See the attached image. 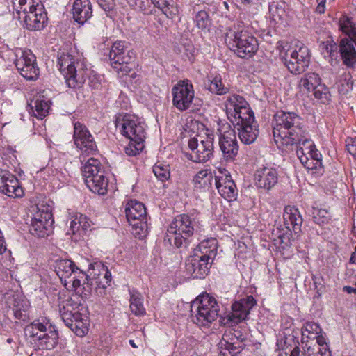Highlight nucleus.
Segmentation results:
<instances>
[{
    "mask_svg": "<svg viewBox=\"0 0 356 356\" xmlns=\"http://www.w3.org/2000/svg\"><path fill=\"white\" fill-rule=\"evenodd\" d=\"M290 356H306L305 350L304 352H301L300 348L296 346L291 351Z\"/></svg>",
    "mask_w": 356,
    "mask_h": 356,
    "instance_id": "obj_63",
    "label": "nucleus"
},
{
    "mask_svg": "<svg viewBox=\"0 0 356 356\" xmlns=\"http://www.w3.org/2000/svg\"><path fill=\"white\" fill-rule=\"evenodd\" d=\"M15 66L20 74L29 81L36 80L40 74L36 57L31 50L19 49L16 53Z\"/></svg>",
    "mask_w": 356,
    "mask_h": 356,
    "instance_id": "obj_12",
    "label": "nucleus"
},
{
    "mask_svg": "<svg viewBox=\"0 0 356 356\" xmlns=\"http://www.w3.org/2000/svg\"><path fill=\"white\" fill-rule=\"evenodd\" d=\"M73 139L75 145L81 152L88 155L97 152V146L92 135L86 126L79 122L74 123Z\"/></svg>",
    "mask_w": 356,
    "mask_h": 356,
    "instance_id": "obj_17",
    "label": "nucleus"
},
{
    "mask_svg": "<svg viewBox=\"0 0 356 356\" xmlns=\"http://www.w3.org/2000/svg\"><path fill=\"white\" fill-rule=\"evenodd\" d=\"M16 1H17L18 6L16 8V13L18 15V18L22 19V11L25 7L26 4H31V0H13V3L14 6H16Z\"/></svg>",
    "mask_w": 356,
    "mask_h": 356,
    "instance_id": "obj_58",
    "label": "nucleus"
},
{
    "mask_svg": "<svg viewBox=\"0 0 356 356\" xmlns=\"http://www.w3.org/2000/svg\"><path fill=\"white\" fill-rule=\"evenodd\" d=\"M7 313L12 314L15 319L26 321L29 318V304L24 298H21L18 295H12L6 297Z\"/></svg>",
    "mask_w": 356,
    "mask_h": 356,
    "instance_id": "obj_22",
    "label": "nucleus"
},
{
    "mask_svg": "<svg viewBox=\"0 0 356 356\" xmlns=\"http://www.w3.org/2000/svg\"><path fill=\"white\" fill-rule=\"evenodd\" d=\"M225 349L229 351L230 356H234L236 354L241 352V346H236L235 343L225 341Z\"/></svg>",
    "mask_w": 356,
    "mask_h": 356,
    "instance_id": "obj_59",
    "label": "nucleus"
},
{
    "mask_svg": "<svg viewBox=\"0 0 356 356\" xmlns=\"http://www.w3.org/2000/svg\"><path fill=\"white\" fill-rule=\"evenodd\" d=\"M29 10H32V8H36L38 6H43L40 0H31V4H29Z\"/></svg>",
    "mask_w": 356,
    "mask_h": 356,
    "instance_id": "obj_64",
    "label": "nucleus"
},
{
    "mask_svg": "<svg viewBox=\"0 0 356 356\" xmlns=\"http://www.w3.org/2000/svg\"><path fill=\"white\" fill-rule=\"evenodd\" d=\"M270 17L273 21L277 23L282 21L286 16V4L282 1H273L269 6Z\"/></svg>",
    "mask_w": 356,
    "mask_h": 356,
    "instance_id": "obj_41",
    "label": "nucleus"
},
{
    "mask_svg": "<svg viewBox=\"0 0 356 356\" xmlns=\"http://www.w3.org/2000/svg\"><path fill=\"white\" fill-rule=\"evenodd\" d=\"M25 334L32 339V343L34 344L40 337V332L37 330L35 326L32 325V323L25 327Z\"/></svg>",
    "mask_w": 356,
    "mask_h": 356,
    "instance_id": "obj_54",
    "label": "nucleus"
},
{
    "mask_svg": "<svg viewBox=\"0 0 356 356\" xmlns=\"http://www.w3.org/2000/svg\"><path fill=\"white\" fill-rule=\"evenodd\" d=\"M128 3L130 7L137 11L144 13H149L151 11L149 0H129Z\"/></svg>",
    "mask_w": 356,
    "mask_h": 356,
    "instance_id": "obj_50",
    "label": "nucleus"
},
{
    "mask_svg": "<svg viewBox=\"0 0 356 356\" xmlns=\"http://www.w3.org/2000/svg\"><path fill=\"white\" fill-rule=\"evenodd\" d=\"M214 136L207 134L205 136H197L189 138L188 147L190 152L186 153L188 159L196 163H204L213 156Z\"/></svg>",
    "mask_w": 356,
    "mask_h": 356,
    "instance_id": "obj_8",
    "label": "nucleus"
},
{
    "mask_svg": "<svg viewBox=\"0 0 356 356\" xmlns=\"http://www.w3.org/2000/svg\"><path fill=\"white\" fill-rule=\"evenodd\" d=\"M313 280L316 289V293L321 296L325 289L324 279L322 276H314Z\"/></svg>",
    "mask_w": 356,
    "mask_h": 356,
    "instance_id": "obj_56",
    "label": "nucleus"
},
{
    "mask_svg": "<svg viewBox=\"0 0 356 356\" xmlns=\"http://www.w3.org/2000/svg\"><path fill=\"white\" fill-rule=\"evenodd\" d=\"M283 220L287 232H293L298 236L301 232L303 222L298 209L290 205L286 206L283 213Z\"/></svg>",
    "mask_w": 356,
    "mask_h": 356,
    "instance_id": "obj_26",
    "label": "nucleus"
},
{
    "mask_svg": "<svg viewBox=\"0 0 356 356\" xmlns=\"http://www.w3.org/2000/svg\"><path fill=\"white\" fill-rule=\"evenodd\" d=\"M0 192L14 198L24 195L19 180L11 173L3 170L0 172Z\"/></svg>",
    "mask_w": 356,
    "mask_h": 356,
    "instance_id": "obj_23",
    "label": "nucleus"
},
{
    "mask_svg": "<svg viewBox=\"0 0 356 356\" xmlns=\"http://www.w3.org/2000/svg\"><path fill=\"white\" fill-rule=\"evenodd\" d=\"M126 217L129 225L135 228V234L143 236L147 229L146 208L145 205L136 200H130L125 207Z\"/></svg>",
    "mask_w": 356,
    "mask_h": 356,
    "instance_id": "obj_14",
    "label": "nucleus"
},
{
    "mask_svg": "<svg viewBox=\"0 0 356 356\" xmlns=\"http://www.w3.org/2000/svg\"><path fill=\"white\" fill-rule=\"evenodd\" d=\"M22 19H24V26L30 31H39L44 28L47 22V13L44 6H38L27 10L24 8L22 11Z\"/></svg>",
    "mask_w": 356,
    "mask_h": 356,
    "instance_id": "obj_19",
    "label": "nucleus"
},
{
    "mask_svg": "<svg viewBox=\"0 0 356 356\" xmlns=\"http://www.w3.org/2000/svg\"><path fill=\"white\" fill-rule=\"evenodd\" d=\"M153 172L162 182L167 181L170 176L169 166L162 163H156L153 167Z\"/></svg>",
    "mask_w": 356,
    "mask_h": 356,
    "instance_id": "obj_49",
    "label": "nucleus"
},
{
    "mask_svg": "<svg viewBox=\"0 0 356 356\" xmlns=\"http://www.w3.org/2000/svg\"><path fill=\"white\" fill-rule=\"evenodd\" d=\"M73 18L79 24H83L92 16L90 0H76L72 8Z\"/></svg>",
    "mask_w": 356,
    "mask_h": 356,
    "instance_id": "obj_29",
    "label": "nucleus"
},
{
    "mask_svg": "<svg viewBox=\"0 0 356 356\" xmlns=\"http://www.w3.org/2000/svg\"><path fill=\"white\" fill-rule=\"evenodd\" d=\"M97 3L100 8L103 9L109 16L110 13L113 11L115 6L114 0H97Z\"/></svg>",
    "mask_w": 356,
    "mask_h": 356,
    "instance_id": "obj_55",
    "label": "nucleus"
},
{
    "mask_svg": "<svg viewBox=\"0 0 356 356\" xmlns=\"http://www.w3.org/2000/svg\"><path fill=\"white\" fill-rule=\"evenodd\" d=\"M318 2V4L316 8V11L319 14H323L325 13V3L326 0H316Z\"/></svg>",
    "mask_w": 356,
    "mask_h": 356,
    "instance_id": "obj_61",
    "label": "nucleus"
},
{
    "mask_svg": "<svg viewBox=\"0 0 356 356\" xmlns=\"http://www.w3.org/2000/svg\"><path fill=\"white\" fill-rule=\"evenodd\" d=\"M32 325L35 326L37 330H39L40 333L47 332L49 329H53L50 321L47 318H41L36 320H34L32 322Z\"/></svg>",
    "mask_w": 356,
    "mask_h": 356,
    "instance_id": "obj_52",
    "label": "nucleus"
},
{
    "mask_svg": "<svg viewBox=\"0 0 356 356\" xmlns=\"http://www.w3.org/2000/svg\"><path fill=\"white\" fill-rule=\"evenodd\" d=\"M150 4L162 10L167 17L172 19L177 13L174 0H149Z\"/></svg>",
    "mask_w": 356,
    "mask_h": 356,
    "instance_id": "obj_40",
    "label": "nucleus"
},
{
    "mask_svg": "<svg viewBox=\"0 0 356 356\" xmlns=\"http://www.w3.org/2000/svg\"><path fill=\"white\" fill-rule=\"evenodd\" d=\"M346 142L347 151L356 159V137L348 138Z\"/></svg>",
    "mask_w": 356,
    "mask_h": 356,
    "instance_id": "obj_57",
    "label": "nucleus"
},
{
    "mask_svg": "<svg viewBox=\"0 0 356 356\" xmlns=\"http://www.w3.org/2000/svg\"><path fill=\"white\" fill-rule=\"evenodd\" d=\"M355 42L350 39L344 38L338 45V54H340L343 63L348 67H352L356 63V51Z\"/></svg>",
    "mask_w": 356,
    "mask_h": 356,
    "instance_id": "obj_28",
    "label": "nucleus"
},
{
    "mask_svg": "<svg viewBox=\"0 0 356 356\" xmlns=\"http://www.w3.org/2000/svg\"><path fill=\"white\" fill-rule=\"evenodd\" d=\"M225 106L228 118L236 121L254 113L249 104L241 95L233 94L229 95L225 101Z\"/></svg>",
    "mask_w": 356,
    "mask_h": 356,
    "instance_id": "obj_18",
    "label": "nucleus"
},
{
    "mask_svg": "<svg viewBox=\"0 0 356 356\" xmlns=\"http://www.w3.org/2000/svg\"><path fill=\"white\" fill-rule=\"evenodd\" d=\"M76 267L74 261L70 259H60L55 261V272L64 286L67 285L69 282L67 280L72 275Z\"/></svg>",
    "mask_w": 356,
    "mask_h": 356,
    "instance_id": "obj_30",
    "label": "nucleus"
},
{
    "mask_svg": "<svg viewBox=\"0 0 356 356\" xmlns=\"http://www.w3.org/2000/svg\"><path fill=\"white\" fill-rule=\"evenodd\" d=\"M82 174L86 184L88 179H94L97 175L104 174V171L99 161L90 158L82 168Z\"/></svg>",
    "mask_w": 356,
    "mask_h": 356,
    "instance_id": "obj_34",
    "label": "nucleus"
},
{
    "mask_svg": "<svg viewBox=\"0 0 356 356\" xmlns=\"http://www.w3.org/2000/svg\"><path fill=\"white\" fill-rule=\"evenodd\" d=\"M72 275L73 278L69 282H72V287L78 293H80L82 298H88L94 293V276L90 278L89 275L77 266Z\"/></svg>",
    "mask_w": 356,
    "mask_h": 356,
    "instance_id": "obj_20",
    "label": "nucleus"
},
{
    "mask_svg": "<svg viewBox=\"0 0 356 356\" xmlns=\"http://www.w3.org/2000/svg\"><path fill=\"white\" fill-rule=\"evenodd\" d=\"M207 90L216 95H223L229 92V88L222 83L221 75L211 73L208 76Z\"/></svg>",
    "mask_w": 356,
    "mask_h": 356,
    "instance_id": "obj_33",
    "label": "nucleus"
},
{
    "mask_svg": "<svg viewBox=\"0 0 356 356\" xmlns=\"http://www.w3.org/2000/svg\"><path fill=\"white\" fill-rule=\"evenodd\" d=\"M72 306L63 305L60 309V314L63 321L76 336L83 337L88 332V321L86 316H83L79 311L74 309H71Z\"/></svg>",
    "mask_w": 356,
    "mask_h": 356,
    "instance_id": "obj_11",
    "label": "nucleus"
},
{
    "mask_svg": "<svg viewBox=\"0 0 356 356\" xmlns=\"http://www.w3.org/2000/svg\"><path fill=\"white\" fill-rule=\"evenodd\" d=\"M313 341H314V344H318V346L324 348V346H328L325 338L322 335V334H317V337H314V340Z\"/></svg>",
    "mask_w": 356,
    "mask_h": 356,
    "instance_id": "obj_60",
    "label": "nucleus"
},
{
    "mask_svg": "<svg viewBox=\"0 0 356 356\" xmlns=\"http://www.w3.org/2000/svg\"><path fill=\"white\" fill-rule=\"evenodd\" d=\"M115 127L118 128L121 134L130 140H145V131L143 125L138 122L131 115L126 114L118 117L115 120Z\"/></svg>",
    "mask_w": 356,
    "mask_h": 356,
    "instance_id": "obj_16",
    "label": "nucleus"
},
{
    "mask_svg": "<svg viewBox=\"0 0 356 356\" xmlns=\"http://www.w3.org/2000/svg\"><path fill=\"white\" fill-rule=\"evenodd\" d=\"M339 29L352 40L356 46V24L353 19L346 16H342L339 19Z\"/></svg>",
    "mask_w": 356,
    "mask_h": 356,
    "instance_id": "obj_38",
    "label": "nucleus"
},
{
    "mask_svg": "<svg viewBox=\"0 0 356 356\" xmlns=\"http://www.w3.org/2000/svg\"><path fill=\"white\" fill-rule=\"evenodd\" d=\"M215 185L220 195L225 200H236L238 190L230 175L215 176Z\"/></svg>",
    "mask_w": 356,
    "mask_h": 356,
    "instance_id": "obj_27",
    "label": "nucleus"
},
{
    "mask_svg": "<svg viewBox=\"0 0 356 356\" xmlns=\"http://www.w3.org/2000/svg\"><path fill=\"white\" fill-rule=\"evenodd\" d=\"M130 309L136 316H142L145 314V308L143 305V297L140 293L135 289L129 290Z\"/></svg>",
    "mask_w": 356,
    "mask_h": 356,
    "instance_id": "obj_37",
    "label": "nucleus"
},
{
    "mask_svg": "<svg viewBox=\"0 0 356 356\" xmlns=\"http://www.w3.org/2000/svg\"><path fill=\"white\" fill-rule=\"evenodd\" d=\"M172 105L180 112L188 110L195 98L193 86L188 79L179 81L172 88Z\"/></svg>",
    "mask_w": 356,
    "mask_h": 356,
    "instance_id": "obj_10",
    "label": "nucleus"
},
{
    "mask_svg": "<svg viewBox=\"0 0 356 356\" xmlns=\"http://www.w3.org/2000/svg\"><path fill=\"white\" fill-rule=\"evenodd\" d=\"M282 61L289 71L298 74L305 71L310 63L309 49L301 44L293 50H287L282 57Z\"/></svg>",
    "mask_w": 356,
    "mask_h": 356,
    "instance_id": "obj_9",
    "label": "nucleus"
},
{
    "mask_svg": "<svg viewBox=\"0 0 356 356\" xmlns=\"http://www.w3.org/2000/svg\"><path fill=\"white\" fill-rule=\"evenodd\" d=\"M230 121L236 129L238 137L243 143L250 145L256 140L259 130L254 113L245 115L236 121L231 119Z\"/></svg>",
    "mask_w": 356,
    "mask_h": 356,
    "instance_id": "obj_15",
    "label": "nucleus"
},
{
    "mask_svg": "<svg viewBox=\"0 0 356 356\" xmlns=\"http://www.w3.org/2000/svg\"><path fill=\"white\" fill-rule=\"evenodd\" d=\"M213 181L215 182V176L209 169L200 170L193 179L195 188L200 191H209Z\"/></svg>",
    "mask_w": 356,
    "mask_h": 356,
    "instance_id": "obj_31",
    "label": "nucleus"
},
{
    "mask_svg": "<svg viewBox=\"0 0 356 356\" xmlns=\"http://www.w3.org/2000/svg\"><path fill=\"white\" fill-rule=\"evenodd\" d=\"M86 217L83 216V215H80L79 218H78L77 216L76 218L71 220L70 225V229L71 230L72 233L74 234L76 232H79L80 228L81 227L83 229H85V222L83 224L82 220H85Z\"/></svg>",
    "mask_w": 356,
    "mask_h": 356,
    "instance_id": "obj_53",
    "label": "nucleus"
},
{
    "mask_svg": "<svg viewBox=\"0 0 356 356\" xmlns=\"http://www.w3.org/2000/svg\"><path fill=\"white\" fill-rule=\"evenodd\" d=\"M312 218L314 222L320 226L327 225L331 220V216L329 211L325 209L313 207Z\"/></svg>",
    "mask_w": 356,
    "mask_h": 356,
    "instance_id": "obj_44",
    "label": "nucleus"
},
{
    "mask_svg": "<svg viewBox=\"0 0 356 356\" xmlns=\"http://www.w3.org/2000/svg\"><path fill=\"white\" fill-rule=\"evenodd\" d=\"M34 345L40 350H52L58 342V333L54 328L47 332L40 333V337Z\"/></svg>",
    "mask_w": 356,
    "mask_h": 356,
    "instance_id": "obj_32",
    "label": "nucleus"
},
{
    "mask_svg": "<svg viewBox=\"0 0 356 356\" xmlns=\"http://www.w3.org/2000/svg\"><path fill=\"white\" fill-rule=\"evenodd\" d=\"M6 250V243L1 231L0 230V254Z\"/></svg>",
    "mask_w": 356,
    "mask_h": 356,
    "instance_id": "obj_62",
    "label": "nucleus"
},
{
    "mask_svg": "<svg viewBox=\"0 0 356 356\" xmlns=\"http://www.w3.org/2000/svg\"><path fill=\"white\" fill-rule=\"evenodd\" d=\"M29 106L34 116L38 118L42 119L49 113L50 109L51 102L44 99L43 97H39L35 99L31 100Z\"/></svg>",
    "mask_w": 356,
    "mask_h": 356,
    "instance_id": "obj_35",
    "label": "nucleus"
},
{
    "mask_svg": "<svg viewBox=\"0 0 356 356\" xmlns=\"http://www.w3.org/2000/svg\"><path fill=\"white\" fill-rule=\"evenodd\" d=\"M217 250L218 241L215 238L202 241L186 259V273L194 279L204 278L209 272Z\"/></svg>",
    "mask_w": 356,
    "mask_h": 356,
    "instance_id": "obj_4",
    "label": "nucleus"
},
{
    "mask_svg": "<svg viewBox=\"0 0 356 356\" xmlns=\"http://www.w3.org/2000/svg\"><path fill=\"white\" fill-rule=\"evenodd\" d=\"M111 67L122 76L128 74L134 67L135 54L128 49L126 42H115L109 51Z\"/></svg>",
    "mask_w": 356,
    "mask_h": 356,
    "instance_id": "obj_7",
    "label": "nucleus"
},
{
    "mask_svg": "<svg viewBox=\"0 0 356 356\" xmlns=\"http://www.w3.org/2000/svg\"><path fill=\"white\" fill-rule=\"evenodd\" d=\"M255 184L258 188L270 190L278 181V173L275 168L264 167L258 169L254 174Z\"/></svg>",
    "mask_w": 356,
    "mask_h": 356,
    "instance_id": "obj_25",
    "label": "nucleus"
},
{
    "mask_svg": "<svg viewBox=\"0 0 356 356\" xmlns=\"http://www.w3.org/2000/svg\"><path fill=\"white\" fill-rule=\"evenodd\" d=\"M315 98L321 100L325 104L330 99V92L328 88L325 85L319 84L315 89H313Z\"/></svg>",
    "mask_w": 356,
    "mask_h": 356,
    "instance_id": "obj_51",
    "label": "nucleus"
},
{
    "mask_svg": "<svg viewBox=\"0 0 356 356\" xmlns=\"http://www.w3.org/2000/svg\"><path fill=\"white\" fill-rule=\"evenodd\" d=\"M237 23L229 28L225 35V42L238 56L242 58H251L258 50L257 38Z\"/></svg>",
    "mask_w": 356,
    "mask_h": 356,
    "instance_id": "obj_5",
    "label": "nucleus"
},
{
    "mask_svg": "<svg viewBox=\"0 0 356 356\" xmlns=\"http://www.w3.org/2000/svg\"><path fill=\"white\" fill-rule=\"evenodd\" d=\"M145 140H130L129 145L124 148L128 156H134L139 154L143 149Z\"/></svg>",
    "mask_w": 356,
    "mask_h": 356,
    "instance_id": "obj_48",
    "label": "nucleus"
},
{
    "mask_svg": "<svg viewBox=\"0 0 356 356\" xmlns=\"http://www.w3.org/2000/svg\"><path fill=\"white\" fill-rule=\"evenodd\" d=\"M168 232L174 235V245L177 248L185 250L191 243L193 234L201 232V225L195 218L187 214H181L176 216L172 221Z\"/></svg>",
    "mask_w": 356,
    "mask_h": 356,
    "instance_id": "obj_6",
    "label": "nucleus"
},
{
    "mask_svg": "<svg viewBox=\"0 0 356 356\" xmlns=\"http://www.w3.org/2000/svg\"><path fill=\"white\" fill-rule=\"evenodd\" d=\"M321 50L324 56L326 57V54L331 59H337L338 57V45L333 41H326L321 44Z\"/></svg>",
    "mask_w": 356,
    "mask_h": 356,
    "instance_id": "obj_47",
    "label": "nucleus"
},
{
    "mask_svg": "<svg viewBox=\"0 0 356 356\" xmlns=\"http://www.w3.org/2000/svg\"><path fill=\"white\" fill-rule=\"evenodd\" d=\"M220 133L219 146L223 157L227 161H233L238 152V145L234 129L228 123L222 124L218 129Z\"/></svg>",
    "mask_w": 356,
    "mask_h": 356,
    "instance_id": "obj_13",
    "label": "nucleus"
},
{
    "mask_svg": "<svg viewBox=\"0 0 356 356\" xmlns=\"http://www.w3.org/2000/svg\"><path fill=\"white\" fill-rule=\"evenodd\" d=\"M273 134L276 143L286 147H302L307 156L323 166L321 154L311 140L302 118L295 112L277 111L273 116Z\"/></svg>",
    "mask_w": 356,
    "mask_h": 356,
    "instance_id": "obj_1",
    "label": "nucleus"
},
{
    "mask_svg": "<svg viewBox=\"0 0 356 356\" xmlns=\"http://www.w3.org/2000/svg\"><path fill=\"white\" fill-rule=\"evenodd\" d=\"M58 59L60 70L68 87L80 89L88 79V84L91 88H99V76L94 74L90 69L85 67L82 62L77 61L70 54L64 53L61 54Z\"/></svg>",
    "mask_w": 356,
    "mask_h": 356,
    "instance_id": "obj_3",
    "label": "nucleus"
},
{
    "mask_svg": "<svg viewBox=\"0 0 356 356\" xmlns=\"http://www.w3.org/2000/svg\"><path fill=\"white\" fill-rule=\"evenodd\" d=\"M309 342H305L304 348H306L307 356H331V351L328 346L321 347L318 344H309Z\"/></svg>",
    "mask_w": 356,
    "mask_h": 356,
    "instance_id": "obj_45",
    "label": "nucleus"
},
{
    "mask_svg": "<svg viewBox=\"0 0 356 356\" xmlns=\"http://www.w3.org/2000/svg\"><path fill=\"white\" fill-rule=\"evenodd\" d=\"M94 270H98V273H94L95 289L94 294L98 297L104 296L106 294V289L111 282V273L107 266L103 264H95Z\"/></svg>",
    "mask_w": 356,
    "mask_h": 356,
    "instance_id": "obj_24",
    "label": "nucleus"
},
{
    "mask_svg": "<svg viewBox=\"0 0 356 356\" xmlns=\"http://www.w3.org/2000/svg\"><path fill=\"white\" fill-rule=\"evenodd\" d=\"M54 219L48 211L38 213L32 219L29 228L30 233L38 237H45L53 231Z\"/></svg>",
    "mask_w": 356,
    "mask_h": 356,
    "instance_id": "obj_21",
    "label": "nucleus"
},
{
    "mask_svg": "<svg viewBox=\"0 0 356 356\" xmlns=\"http://www.w3.org/2000/svg\"><path fill=\"white\" fill-rule=\"evenodd\" d=\"M193 19L196 26L201 30L208 29L211 24V19L208 13L204 10H198L197 12L194 11Z\"/></svg>",
    "mask_w": 356,
    "mask_h": 356,
    "instance_id": "obj_43",
    "label": "nucleus"
},
{
    "mask_svg": "<svg viewBox=\"0 0 356 356\" xmlns=\"http://www.w3.org/2000/svg\"><path fill=\"white\" fill-rule=\"evenodd\" d=\"M93 193L103 195L107 193L108 179L104 174H99L94 179H88L86 184Z\"/></svg>",
    "mask_w": 356,
    "mask_h": 356,
    "instance_id": "obj_36",
    "label": "nucleus"
},
{
    "mask_svg": "<svg viewBox=\"0 0 356 356\" xmlns=\"http://www.w3.org/2000/svg\"><path fill=\"white\" fill-rule=\"evenodd\" d=\"M322 333V329L318 324L314 322H307L302 328V343L314 341L317 334Z\"/></svg>",
    "mask_w": 356,
    "mask_h": 356,
    "instance_id": "obj_39",
    "label": "nucleus"
},
{
    "mask_svg": "<svg viewBox=\"0 0 356 356\" xmlns=\"http://www.w3.org/2000/svg\"><path fill=\"white\" fill-rule=\"evenodd\" d=\"M257 305L252 296H248L232 305V312L225 316L218 314L219 305L216 300L209 294L199 296L191 305L192 321L200 326H209L220 316L221 325L232 327L245 320L251 309Z\"/></svg>",
    "mask_w": 356,
    "mask_h": 356,
    "instance_id": "obj_2",
    "label": "nucleus"
},
{
    "mask_svg": "<svg viewBox=\"0 0 356 356\" xmlns=\"http://www.w3.org/2000/svg\"><path fill=\"white\" fill-rule=\"evenodd\" d=\"M296 155L300 159V161L301 163L307 169L309 170H318L321 168H323V166H318L316 164V162L314 160L309 158L308 156L306 155V152H305V150L302 147H300L296 148Z\"/></svg>",
    "mask_w": 356,
    "mask_h": 356,
    "instance_id": "obj_46",
    "label": "nucleus"
},
{
    "mask_svg": "<svg viewBox=\"0 0 356 356\" xmlns=\"http://www.w3.org/2000/svg\"><path fill=\"white\" fill-rule=\"evenodd\" d=\"M321 83L319 75L314 72H309L301 78L299 85L300 87L306 89L308 92L315 89Z\"/></svg>",
    "mask_w": 356,
    "mask_h": 356,
    "instance_id": "obj_42",
    "label": "nucleus"
}]
</instances>
